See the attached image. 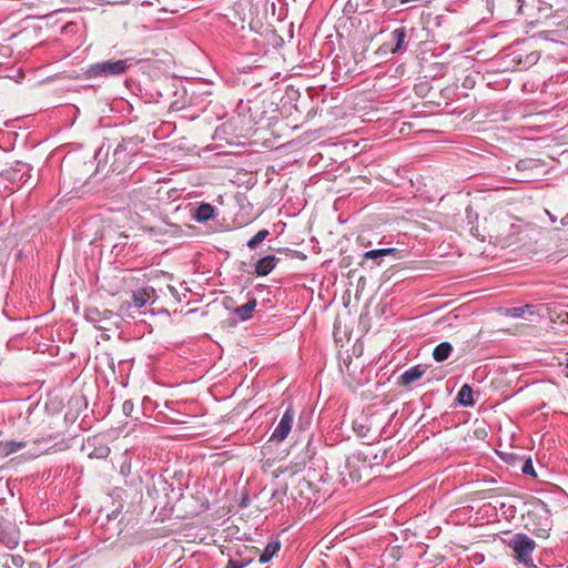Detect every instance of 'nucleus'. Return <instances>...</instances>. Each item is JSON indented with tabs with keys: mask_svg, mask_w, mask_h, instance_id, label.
I'll return each mask as SVG.
<instances>
[{
	"mask_svg": "<svg viewBox=\"0 0 568 568\" xmlns=\"http://www.w3.org/2000/svg\"><path fill=\"white\" fill-rule=\"evenodd\" d=\"M23 564V559L21 556L19 555H10L7 559H6V562L4 565L10 567V566H13L16 568H20Z\"/></svg>",
	"mask_w": 568,
	"mask_h": 568,
	"instance_id": "aec40b11",
	"label": "nucleus"
},
{
	"mask_svg": "<svg viewBox=\"0 0 568 568\" xmlns=\"http://www.w3.org/2000/svg\"><path fill=\"white\" fill-rule=\"evenodd\" d=\"M277 258L274 255H266L257 261L255 264V274L257 276H265L270 274L276 266Z\"/></svg>",
	"mask_w": 568,
	"mask_h": 568,
	"instance_id": "0eeeda50",
	"label": "nucleus"
},
{
	"mask_svg": "<svg viewBox=\"0 0 568 568\" xmlns=\"http://www.w3.org/2000/svg\"><path fill=\"white\" fill-rule=\"evenodd\" d=\"M397 250L396 248H378V250H371L364 254V257L366 260H375L378 257L387 256V255H396Z\"/></svg>",
	"mask_w": 568,
	"mask_h": 568,
	"instance_id": "dca6fc26",
	"label": "nucleus"
},
{
	"mask_svg": "<svg viewBox=\"0 0 568 568\" xmlns=\"http://www.w3.org/2000/svg\"><path fill=\"white\" fill-rule=\"evenodd\" d=\"M153 293V288H140L138 291H134L132 294L133 306L136 308L145 306L148 302L151 300Z\"/></svg>",
	"mask_w": 568,
	"mask_h": 568,
	"instance_id": "9d476101",
	"label": "nucleus"
},
{
	"mask_svg": "<svg viewBox=\"0 0 568 568\" xmlns=\"http://www.w3.org/2000/svg\"><path fill=\"white\" fill-rule=\"evenodd\" d=\"M539 59V55L535 52L530 53L528 57H527V60L530 64H534L537 62V60Z\"/></svg>",
	"mask_w": 568,
	"mask_h": 568,
	"instance_id": "393cba45",
	"label": "nucleus"
},
{
	"mask_svg": "<svg viewBox=\"0 0 568 568\" xmlns=\"http://www.w3.org/2000/svg\"><path fill=\"white\" fill-rule=\"evenodd\" d=\"M154 230H156V227H152V231H154ZM158 230H159V233H161V234H168V233L176 234L181 231L180 226L175 225V224H166L164 226V229L158 227Z\"/></svg>",
	"mask_w": 568,
	"mask_h": 568,
	"instance_id": "412c9836",
	"label": "nucleus"
},
{
	"mask_svg": "<svg viewBox=\"0 0 568 568\" xmlns=\"http://www.w3.org/2000/svg\"><path fill=\"white\" fill-rule=\"evenodd\" d=\"M507 546L514 551V558L517 562L528 567L534 562L532 552L537 544L526 534L517 532L508 541Z\"/></svg>",
	"mask_w": 568,
	"mask_h": 568,
	"instance_id": "f257e3e1",
	"label": "nucleus"
},
{
	"mask_svg": "<svg viewBox=\"0 0 568 568\" xmlns=\"http://www.w3.org/2000/svg\"><path fill=\"white\" fill-rule=\"evenodd\" d=\"M346 469L348 470L349 478H352L353 481H359L361 480L362 475L358 471L355 462H353L351 459H347Z\"/></svg>",
	"mask_w": 568,
	"mask_h": 568,
	"instance_id": "a211bd4d",
	"label": "nucleus"
},
{
	"mask_svg": "<svg viewBox=\"0 0 568 568\" xmlns=\"http://www.w3.org/2000/svg\"><path fill=\"white\" fill-rule=\"evenodd\" d=\"M406 41V30L404 27L395 29L390 33V40L387 43L393 53H398L404 49V44Z\"/></svg>",
	"mask_w": 568,
	"mask_h": 568,
	"instance_id": "39448f33",
	"label": "nucleus"
},
{
	"mask_svg": "<svg viewBox=\"0 0 568 568\" xmlns=\"http://www.w3.org/2000/svg\"><path fill=\"white\" fill-rule=\"evenodd\" d=\"M245 550L239 551L237 557L230 558L225 568H244L248 566L254 560V556L245 555Z\"/></svg>",
	"mask_w": 568,
	"mask_h": 568,
	"instance_id": "f8f14e48",
	"label": "nucleus"
},
{
	"mask_svg": "<svg viewBox=\"0 0 568 568\" xmlns=\"http://www.w3.org/2000/svg\"><path fill=\"white\" fill-rule=\"evenodd\" d=\"M129 65L128 60L102 61L89 65L85 74L88 78H109L120 75L126 72Z\"/></svg>",
	"mask_w": 568,
	"mask_h": 568,
	"instance_id": "f03ea898",
	"label": "nucleus"
},
{
	"mask_svg": "<svg viewBox=\"0 0 568 568\" xmlns=\"http://www.w3.org/2000/svg\"><path fill=\"white\" fill-rule=\"evenodd\" d=\"M3 446H4L7 454H12V453L18 452L19 449L23 448L26 445L22 442L18 443V442L11 440V442H6Z\"/></svg>",
	"mask_w": 568,
	"mask_h": 568,
	"instance_id": "6ab92c4d",
	"label": "nucleus"
},
{
	"mask_svg": "<svg viewBox=\"0 0 568 568\" xmlns=\"http://www.w3.org/2000/svg\"><path fill=\"white\" fill-rule=\"evenodd\" d=\"M256 304H257L256 300L255 298H251L245 304H243L241 306H237L234 310V314L237 316L239 320L247 321V320H250L253 316V312H254V310L256 307Z\"/></svg>",
	"mask_w": 568,
	"mask_h": 568,
	"instance_id": "9b49d317",
	"label": "nucleus"
},
{
	"mask_svg": "<svg viewBox=\"0 0 568 568\" xmlns=\"http://www.w3.org/2000/svg\"><path fill=\"white\" fill-rule=\"evenodd\" d=\"M453 352V345L449 342H442L433 351V358L437 362L446 361Z\"/></svg>",
	"mask_w": 568,
	"mask_h": 568,
	"instance_id": "ddd939ff",
	"label": "nucleus"
},
{
	"mask_svg": "<svg viewBox=\"0 0 568 568\" xmlns=\"http://www.w3.org/2000/svg\"><path fill=\"white\" fill-rule=\"evenodd\" d=\"M506 314L514 318H523L526 315L535 314V306L532 304H526L524 306L510 307L506 311Z\"/></svg>",
	"mask_w": 568,
	"mask_h": 568,
	"instance_id": "2eb2a0df",
	"label": "nucleus"
},
{
	"mask_svg": "<svg viewBox=\"0 0 568 568\" xmlns=\"http://www.w3.org/2000/svg\"><path fill=\"white\" fill-rule=\"evenodd\" d=\"M280 548H281L280 541L275 540V541H270L262 551H260L255 547H253V548L245 547V551H247L250 555H252L254 557L256 555H258V561L261 564H266L278 552Z\"/></svg>",
	"mask_w": 568,
	"mask_h": 568,
	"instance_id": "20e7f679",
	"label": "nucleus"
},
{
	"mask_svg": "<svg viewBox=\"0 0 568 568\" xmlns=\"http://www.w3.org/2000/svg\"><path fill=\"white\" fill-rule=\"evenodd\" d=\"M134 410V403L130 399L125 400L122 405V412L125 416L130 417L132 416V413Z\"/></svg>",
	"mask_w": 568,
	"mask_h": 568,
	"instance_id": "4be33fe9",
	"label": "nucleus"
},
{
	"mask_svg": "<svg viewBox=\"0 0 568 568\" xmlns=\"http://www.w3.org/2000/svg\"><path fill=\"white\" fill-rule=\"evenodd\" d=\"M457 400L462 406H473L475 404L473 397V388L468 384H464L457 394Z\"/></svg>",
	"mask_w": 568,
	"mask_h": 568,
	"instance_id": "4468645a",
	"label": "nucleus"
},
{
	"mask_svg": "<svg viewBox=\"0 0 568 568\" xmlns=\"http://www.w3.org/2000/svg\"><path fill=\"white\" fill-rule=\"evenodd\" d=\"M509 4L517 7V13H523V0H507Z\"/></svg>",
	"mask_w": 568,
	"mask_h": 568,
	"instance_id": "b1692460",
	"label": "nucleus"
},
{
	"mask_svg": "<svg viewBox=\"0 0 568 568\" xmlns=\"http://www.w3.org/2000/svg\"><path fill=\"white\" fill-rule=\"evenodd\" d=\"M270 235V232L268 230L264 229V230H261L258 231L252 239L248 240L247 242V246L251 248V250H254L256 248V246L263 242L267 236Z\"/></svg>",
	"mask_w": 568,
	"mask_h": 568,
	"instance_id": "f3484780",
	"label": "nucleus"
},
{
	"mask_svg": "<svg viewBox=\"0 0 568 568\" xmlns=\"http://www.w3.org/2000/svg\"><path fill=\"white\" fill-rule=\"evenodd\" d=\"M30 172H31V168L29 164L23 163V162H17L16 166L13 169L12 179L23 185V184L28 183V181L30 180V178H31Z\"/></svg>",
	"mask_w": 568,
	"mask_h": 568,
	"instance_id": "1a4fd4ad",
	"label": "nucleus"
},
{
	"mask_svg": "<svg viewBox=\"0 0 568 568\" xmlns=\"http://www.w3.org/2000/svg\"><path fill=\"white\" fill-rule=\"evenodd\" d=\"M425 374V369L422 368L419 365L413 366L405 371L399 377H398V384L402 386H409Z\"/></svg>",
	"mask_w": 568,
	"mask_h": 568,
	"instance_id": "423d86ee",
	"label": "nucleus"
},
{
	"mask_svg": "<svg viewBox=\"0 0 568 568\" xmlns=\"http://www.w3.org/2000/svg\"><path fill=\"white\" fill-rule=\"evenodd\" d=\"M566 366H567V368H568V358H567V363H566Z\"/></svg>",
	"mask_w": 568,
	"mask_h": 568,
	"instance_id": "bb28decb",
	"label": "nucleus"
},
{
	"mask_svg": "<svg viewBox=\"0 0 568 568\" xmlns=\"http://www.w3.org/2000/svg\"><path fill=\"white\" fill-rule=\"evenodd\" d=\"M521 471L525 474V475H531V476H536L535 474V469H534V466H532V463L530 459L526 460L521 467Z\"/></svg>",
	"mask_w": 568,
	"mask_h": 568,
	"instance_id": "5701e85b",
	"label": "nucleus"
},
{
	"mask_svg": "<svg viewBox=\"0 0 568 568\" xmlns=\"http://www.w3.org/2000/svg\"><path fill=\"white\" fill-rule=\"evenodd\" d=\"M215 216V207L210 203H201L193 213L196 222L204 223Z\"/></svg>",
	"mask_w": 568,
	"mask_h": 568,
	"instance_id": "6e6552de",
	"label": "nucleus"
},
{
	"mask_svg": "<svg viewBox=\"0 0 568 568\" xmlns=\"http://www.w3.org/2000/svg\"><path fill=\"white\" fill-rule=\"evenodd\" d=\"M294 416H295L294 409L292 408V406H288L285 409L283 416L281 417L277 426L273 430L271 440L281 443L288 436V434L291 433L292 427H293Z\"/></svg>",
	"mask_w": 568,
	"mask_h": 568,
	"instance_id": "7ed1b4c3",
	"label": "nucleus"
},
{
	"mask_svg": "<svg viewBox=\"0 0 568 568\" xmlns=\"http://www.w3.org/2000/svg\"><path fill=\"white\" fill-rule=\"evenodd\" d=\"M18 542L16 540L12 541V545H9V547H14Z\"/></svg>",
	"mask_w": 568,
	"mask_h": 568,
	"instance_id": "a878e982",
	"label": "nucleus"
}]
</instances>
